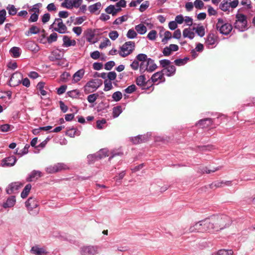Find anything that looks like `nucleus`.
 <instances>
[{
  "mask_svg": "<svg viewBox=\"0 0 255 255\" xmlns=\"http://www.w3.org/2000/svg\"><path fill=\"white\" fill-rule=\"evenodd\" d=\"M212 229L218 231L229 227L232 221L230 217L226 215H216L210 218Z\"/></svg>",
  "mask_w": 255,
  "mask_h": 255,
  "instance_id": "1",
  "label": "nucleus"
},
{
  "mask_svg": "<svg viewBox=\"0 0 255 255\" xmlns=\"http://www.w3.org/2000/svg\"><path fill=\"white\" fill-rule=\"evenodd\" d=\"M213 230L210 218L206 219L192 225L189 229L190 232H204Z\"/></svg>",
  "mask_w": 255,
  "mask_h": 255,
  "instance_id": "2",
  "label": "nucleus"
},
{
  "mask_svg": "<svg viewBox=\"0 0 255 255\" xmlns=\"http://www.w3.org/2000/svg\"><path fill=\"white\" fill-rule=\"evenodd\" d=\"M135 49V43L133 41L125 42L120 48L118 53L122 57H126L130 54Z\"/></svg>",
  "mask_w": 255,
  "mask_h": 255,
  "instance_id": "3",
  "label": "nucleus"
},
{
  "mask_svg": "<svg viewBox=\"0 0 255 255\" xmlns=\"http://www.w3.org/2000/svg\"><path fill=\"white\" fill-rule=\"evenodd\" d=\"M236 21L234 23L235 28L240 31H244L247 29V16L242 13H237Z\"/></svg>",
  "mask_w": 255,
  "mask_h": 255,
  "instance_id": "4",
  "label": "nucleus"
},
{
  "mask_svg": "<svg viewBox=\"0 0 255 255\" xmlns=\"http://www.w3.org/2000/svg\"><path fill=\"white\" fill-rule=\"evenodd\" d=\"M216 28L220 33L228 35L231 32L233 27L231 24L226 22L222 18H218Z\"/></svg>",
  "mask_w": 255,
  "mask_h": 255,
  "instance_id": "5",
  "label": "nucleus"
},
{
  "mask_svg": "<svg viewBox=\"0 0 255 255\" xmlns=\"http://www.w3.org/2000/svg\"><path fill=\"white\" fill-rule=\"evenodd\" d=\"M100 247L98 246H84L80 248L81 255H96L99 253Z\"/></svg>",
  "mask_w": 255,
  "mask_h": 255,
  "instance_id": "6",
  "label": "nucleus"
},
{
  "mask_svg": "<svg viewBox=\"0 0 255 255\" xmlns=\"http://www.w3.org/2000/svg\"><path fill=\"white\" fill-rule=\"evenodd\" d=\"M102 84V81L99 79H93L89 81L84 86V91L87 93L95 91Z\"/></svg>",
  "mask_w": 255,
  "mask_h": 255,
  "instance_id": "7",
  "label": "nucleus"
},
{
  "mask_svg": "<svg viewBox=\"0 0 255 255\" xmlns=\"http://www.w3.org/2000/svg\"><path fill=\"white\" fill-rule=\"evenodd\" d=\"M70 168L68 165L64 163H57L53 165H50L46 168L45 170L49 174L55 173L62 170H69Z\"/></svg>",
  "mask_w": 255,
  "mask_h": 255,
  "instance_id": "8",
  "label": "nucleus"
},
{
  "mask_svg": "<svg viewBox=\"0 0 255 255\" xmlns=\"http://www.w3.org/2000/svg\"><path fill=\"white\" fill-rule=\"evenodd\" d=\"M52 25H57V27L54 28V30L59 33L64 34L67 32V28L60 18H55Z\"/></svg>",
  "mask_w": 255,
  "mask_h": 255,
  "instance_id": "9",
  "label": "nucleus"
},
{
  "mask_svg": "<svg viewBox=\"0 0 255 255\" xmlns=\"http://www.w3.org/2000/svg\"><path fill=\"white\" fill-rule=\"evenodd\" d=\"M23 76L22 74L18 72H16L13 73L9 81V85L10 86L15 87L18 86L21 83Z\"/></svg>",
  "mask_w": 255,
  "mask_h": 255,
  "instance_id": "10",
  "label": "nucleus"
},
{
  "mask_svg": "<svg viewBox=\"0 0 255 255\" xmlns=\"http://www.w3.org/2000/svg\"><path fill=\"white\" fill-rule=\"evenodd\" d=\"M23 186V184L19 182H12L9 184L6 188L7 194H11L17 192Z\"/></svg>",
  "mask_w": 255,
  "mask_h": 255,
  "instance_id": "11",
  "label": "nucleus"
},
{
  "mask_svg": "<svg viewBox=\"0 0 255 255\" xmlns=\"http://www.w3.org/2000/svg\"><path fill=\"white\" fill-rule=\"evenodd\" d=\"M217 42V37L213 33L208 34L205 39V44L208 48H213Z\"/></svg>",
  "mask_w": 255,
  "mask_h": 255,
  "instance_id": "12",
  "label": "nucleus"
},
{
  "mask_svg": "<svg viewBox=\"0 0 255 255\" xmlns=\"http://www.w3.org/2000/svg\"><path fill=\"white\" fill-rule=\"evenodd\" d=\"M179 47L176 44H171L168 46L164 47L162 50V53L164 56H169L173 52L177 51Z\"/></svg>",
  "mask_w": 255,
  "mask_h": 255,
  "instance_id": "13",
  "label": "nucleus"
},
{
  "mask_svg": "<svg viewBox=\"0 0 255 255\" xmlns=\"http://www.w3.org/2000/svg\"><path fill=\"white\" fill-rule=\"evenodd\" d=\"M164 73L162 70L154 73L151 77V79L153 82H158V83L164 82L165 79L164 77Z\"/></svg>",
  "mask_w": 255,
  "mask_h": 255,
  "instance_id": "14",
  "label": "nucleus"
},
{
  "mask_svg": "<svg viewBox=\"0 0 255 255\" xmlns=\"http://www.w3.org/2000/svg\"><path fill=\"white\" fill-rule=\"evenodd\" d=\"M42 175L43 174L41 171L34 170L29 174L26 180L28 182H32L37 180L39 178L42 176Z\"/></svg>",
  "mask_w": 255,
  "mask_h": 255,
  "instance_id": "15",
  "label": "nucleus"
},
{
  "mask_svg": "<svg viewBox=\"0 0 255 255\" xmlns=\"http://www.w3.org/2000/svg\"><path fill=\"white\" fill-rule=\"evenodd\" d=\"M105 11L108 14L116 16L117 13L122 10L121 8H117L116 5L111 4L105 8Z\"/></svg>",
  "mask_w": 255,
  "mask_h": 255,
  "instance_id": "16",
  "label": "nucleus"
},
{
  "mask_svg": "<svg viewBox=\"0 0 255 255\" xmlns=\"http://www.w3.org/2000/svg\"><path fill=\"white\" fill-rule=\"evenodd\" d=\"M176 70V69L175 66L171 64L166 68L163 69L162 70L164 75L168 77H171L175 74Z\"/></svg>",
  "mask_w": 255,
  "mask_h": 255,
  "instance_id": "17",
  "label": "nucleus"
},
{
  "mask_svg": "<svg viewBox=\"0 0 255 255\" xmlns=\"http://www.w3.org/2000/svg\"><path fill=\"white\" fill-rule=\"evenodd\" d=\"M16 159L15 156H11L3 159L2 161L3 166H11L14 165Z\"/></svg>",
  "mask_w": 255,
  "mask_h": 255,
  "instance_id": "18",
  "label": "nucleus"
},
{
  "mask_svg": "<svg viewBox=\"0 0 255 255\" xmlns=\"http://www.w3.org/2000/svg\"><path fill=\"white\" fill-rule=\"evenodd\" d=\"M63 46L65 47H70L71 46H75L76 44V42L74 39H71L70 38L67 36L64 35L63 37Z\"/></svg>",
  "mask_w": 255,
  "mask_h": 255,
  "instance_id": "19",
  "label": "nucleus"
},
{
  "mask_svg": "<svg viewBox=\"0 0 255 255\" xmlns=\"http://www.w3.org/2000/svg\"><path fill=\"white\" fill-rule=\"evenodd\" d=\"M85 74V70L81 69L77 71L73 76V83H75L79 81L83 77Z\"/></svg>",
  "mask_w": 255,
  "mask_h": 255,
  "instance_id": "20",
  "label": "nucleus"
},
{
  "mask_svg": "<svg viewBox=\"0 0 255 255\" xmlns=\"http://www.w3.org/2000/svg\"><path fill=\"white\" fill-rule=\"evenodd\" d=\"M195 34L190 28H185L183 30V36L184 38H188L190 39H192L195 37Z\"/></svg>",
  "mask_w": 255,
  "mask_h": 255,
  "instance_id": "21",
  "label": "nucleus"
},
{
  "mask_svg": "<svg viewBox=\"0 0 255 255\" xmlns=\"http://www.w3.org/2000/svg\"><path fill=\"white\" fill-rule=\"evenodd\" d=\"M26 207H38L40 206L39 203L34 198H29L25 202Z\"/></svg>",
  "mask_w": 255,
  "mask_h": 255,
  "instance_id": "22",
  "label": "nucleus"
},
{
  "mask_svg": "<svg viewBox=\"0 0 255 255\" xmlns=\"http://www.w3.org/2000/svg\"><path fill=\"white\" fill-rule=\"evenodd\" d=\"M31 252L35 255H45L47 253L43 248H40L37 246L33 247L31 249Z\"/></svg>",
  "mask_w": 255,
  "mask_h": 255,
  "instance_id": "23",
  "label": "nucleus"
},
{
  "mask_svg": "<svg viewBox=\"0 0 255 255\" xmlns=\"http://www.w3.org/2000/svg\"><path fill=\"white\" fill-rule=\"evenodd\" d=\"M16 202L15 197L13 196L9 197L3 204V207H12Z\"/></svg>",
  "mask_w": 255,
  "mask_h": 255,
  "instance_id": "24",
  "label": "nucleus"
},
{
  "mask_svg": "<svg viewBox=\"0 0 255 255\" xmlns=\"http://www.w3.org/2000/svg\"><path fill=\"white\" fill-rule=\"evenodd\" d=\"M136 31L140 35L145 34L147 31L146 27L143 24L140 23L135 26Z\"/></svg>",
  "mask_w": 255,
  "mask_h": 255,
  "instance_id": "25",
  "label": "nucleus"
},
{
  "mask_svg": "<svg viewBox=\"0 0 255 255\" xmlns=\"http://www.w3.org/2000/svg\"><path fill=\"white\" fill-rule=\"evenodd\" d=\"M193 30H195L196 33L201 37H203L205 34V28L203 25H198L197 27H193Z\"/></svg>",
  "mask_w": 255,
  "mask_h": 255,
  "instance_id": "26",
  "label": "nucleus"
},
{
  "mask_svg": "<svg viewBox=\"0 0 255 255\" xmlns=\"http://www.w3.org/2000/svg\"><path fill=\"white\" fill-rule=\"evenodd\" d=\"M147 72H151L154 71L157 67L156 64L154 62V60L151 58L147 60Z\"/></svg>",
  "mask_w": 255,
  "mask_h": 255,
  "instance_id": "27",
  "label": "nucleus"
},
{
  "mask_svg": "<svg viewBox=\"0 0 255 255\" xmlns=\"http://www.w3.org/2000/svg\"><path fill=\"white\" fill-rule=\"evenodd\" d=\"M26 45L30 50L37 52L39 51V48L38 45L33 41H28L26 43Z\"/></svg>",
  "mask_w": 255,
  "mask_h": 255,
  "instance_id": "28",
  "label": "nucleus"
},
{
  "mask_svg": "<svg viewBox=\"0 0 255 255\" xmlns=\"http://www.w3.org/2000/svg\"><path fill=\"white\" fill-rule=\"evenodd\" d=\"M102 7V4L100 2H98L94 4L91 5L89 6V10L92 13H95L96 11L100 9Z\"/></svg>",
  "mask_w": 255,
  "mask_h": 255,
  "instance_id": "29",
  "label": "nucleus"
},
{
  "mask_svg": "<svg viewBox=\"0 0 255 255\" xmlns=\"http://www.w3.org/2000/svg\"><path fill=\"white\" fill-rule=\"evenodd\" d=\"M231 181H219L215 183L214 184H211V186H214L216 188L222 187L225 186H231Z\"/></svg>",
  "mask_w": 255,
  "mask_h": 255,
  "instance_id": "30",
  "label": "nucleus"
},
{
  "mask_svg": "<svg viewBox=\"0 0 255 255\" xmlns=\"http://www.w3.org/2000/svg\"><path fill=\"white\" fill-rule=\"evenodd\" d=\"M136 84L141 87H144L146 84V78L144 75H140L136 78Z\"/></svg>",
  "mask_w": 255,
  "mask_h": 255,
  "instance_id": "31",
  "label": "nucleus"
},
{
  "mask_svg": "<svg viewBox=\"0 0 255 255\" xmlns=\"http://www.w3.org/2000/svg\"><path fill=\"white\" fill-rule=\"evenodd\" d=\"M61 52L58 50H55L52 52L51 55L50 56V59L51 61H55L56 60L60 59L62 57Z\"/></svg>",
  "mask_w": 255,
  "mask_h": 255,
  "instance_id": "32",
  "label": "nucleus"
},
{
  "mask_svg": "<svg viewBox=\"0 0 255 255\" xmlns=\"http://www.w3.org/2000/svg\"><path fill=\"white\" fill-rule=\"evenodd\" d=\"M31 189V185L30 184H27L24 188L23 189V191L21 193V197L22 198H25L27 195H28L30 190Z\"/></svg>",
  "mask_w": 255,
  "mask_h": 255,
  "instance_id": "33",
  "label": "nucleus"
},
{
  "mask_svg": "<svg viewBox=\"0 0 255 255\" xmlns=\"http://www.w3.org/2000/svg\"><path fill=\"white\" fill-rule=\"evenodd\" d=\"M128 19V15H124L120 16L115 19L113 22V24L115 25L121 24L123 22L126 21Z\"/></svg>",
  "mask_w": 255,
  "mask_h": 255,
  "instance_id": "34",
  "label": "nucleus"
},
{
  "mask_svg": "<svg viewBox=\"0 0 255 255\" xmlns=\"http://www.w3.org/2000/svg\"><path fill=\"white\" fill-rule=\"evenodd\" d=\"M229 2L230 0H224L220 4V9L224 11L228 10L230 8Z\"/></svg>",
  "mask_w": 255,
  "mask_h": 255,
  "instance_id": "35",
  "label": "nucleus"
},
{
  "mask_svg": "<svg viewBox=\"0 0 255 255\" xmlns=\"http://www.w3.org/2000/svg\"><path fill=\"white\" fill-rule=\"evenodd\" d=\"M122 112V109L121 106H116L113 108V117L114 118H116L119 116V115Z\"/></svg>",
  "mask_w": 255,
  "mask_h": 255,
  "instance_id": "36",
  "label": "nucleus"
},
{
  "mask_svg": "<svg viewBox=\"0 0 255 255\" xmlns=\"http://www.w3.org/2000/svg\"><path fill=\"white\" fill-rule=\"evenodd\" d=\"M20 49L19 47H13L11 48L10 50V52L11 53L12 56L14 58H17L19 57L20 55Z\"/></svg>",
  "mask_w": 255,
  "mask_h": 255,
  "instance_id": "37",
  "label": "nucleus"
},
{
  "mask_svg": "<svg viewBox=\"0 0 255 255\" xmlns=\"http://www.w3.org/2000/svg\"><path fill=\"white\" fill-rule=\"evenodd\" d=\"M45 83L43 82H40L37 85V89H38L40 94L42 96H45L47 94V92L44 90Z\"/></svg>",
  "mask_w": 255,
  "mask_h": 255,
  "instance_id": "38",
  "label": "nucleus"
},
{
  "mask_svg": "<svg viewBox=\"0 0 255 255\" xmlns=\"http://www.w3.org/2000/svg\"><path fill=\"white\" fill-rule=\"evenodd\" d=\"M6 9L8 10V14L10 15H14L17 13V9L12 4H8L6 7Z\"/></svg>",
  "mask_w": 255,
  "mask_h": 255,
  "instance_id": "39",
  "label": "nucleus"
},
{
  "mask_svg": "<svg viewBox=\"0 0 255 255\" xmlns=\"http://www.w3.org/2000/svg\"><path fill=\"white\" fill-rule=\"evenodd\" d=\"M39 28L36 26H32L29 31L26 33V35L29 36L30 34H37L39 32Z\"/></svg>",
  "mask_w": 255,
  "mask_h": 255,
  "instance_id": "40",
  "label": "nucleus"
},
{
  "mask_svg": "<svg viewBox=\"0 0 255 255\" xmlns=\"http://www.w3.org/2000/svg\"><path fill=\"white\" fill-rule=\"evenodd\" d=\"M188 60V58L186 57L183 59H177L174 60V63L176 65L180 66L185 65Z\"/></svg>",
  "mask_w": 255,
  "mask_h": 255,
  "instance_id": "41",
  "label": "nucleus"
},
{
  "mask_svg": "<svg viewBox=\"0 0 255 255\" xmlns=\"http://www.w3.org/2000/svg\"><path fill=\"white\" fill-rule=\"evenodd\" d=\"M147 60L141 62L139 65V71L140 73H144L145 71H147Z\"/></svg>",
  "mask_w": 255,
  "mask_h": 255,
  "instance_id": "42",
  "label": "nucleus"
},
{
  "mask_svg": "<svg viewBox=\"0 0 255 255\" xmlns=\"http://www.w3.org/2000/svg\"><path fill=\"white\" fill-rule=\"evenodd\" d=\"M13 127L8 124H4L0 126V131L1 132H7L9 130H11Z\"/></svg>",
  "mask_w": 255,
  "mask_h": 255,
  "instance_id": "43",
  "label": "nucleus"
},
{
  "mask_svg": "<svg viewBox=\"0 0 255 255\" xmlns=\"http://www.w3.org/2000/svg\"><path fill=\"white\" fill-rule=\"evenodd\" d=\"M233 251L232 250H220L217 252L218 255H233Z\"/></svg>",
  "mask_w": 255,
  "mask_h": 255,
  "instance_id": "44",
  "label": "nucleus"
},
{
  "mask_svg": "<svg viewBox=\"0 0 255 255\" xmlns=\"http://www.w3.org/2000/svg\"><path fill=\"white\" fill-rule=\"evenodd\" d=\"M127 36L129 39H134L136 38L137 36L136 30L135 31L133 29H129L127 33Z\"/></svg>",
  "mask_w": 255,
  "mask_h": 255,
  "instance_id": "45",
  "label": "nucleus"
},
{
  "mask_svg": "<svg viewBox=\"0 0 255 255\" xmlns=\"http://www.w3.org/2000/svg\"><path fill=\"white\" fill-rule=\"evenodd\" d=\"M61 6L67 9H72V0H64L61 3Z\"/></svg>",
  "mask_w": 255,
  "mask_h": 255,
  "instance_id": "46",
  "label": "nucleus"
},
{
  "mask_svg": "<svg viewBox=\"0 0 255 255\" xmlns=\"http://www.w3.org/2000/svg\"><path fill=\"white\" fill-rule=\"evenodd\" d=\"M159 64L163 69H165L171 65V62L168 59H162L159 61Z\"/></svg>",
  "mask_w": 255,
  "mask_h": 255,
  "instance_id": "47",
  "label": "nucleus"
},
{
  "mask_svg": "<svg viewBox=\"0 0 255 255\" xmlns=\"http://www.w3.org/2000/svg\"><path fill=\"white\" fill-rule=\"evenodd\" d=\"M57 39V34L56 33L53 32L51 33L49 37L47 38V41L49 43H51L53 42H55Z\"/></svg>",
  "mask_w": 255,
  "mask_h": 255,
  "instance_id": "48",
  "label": "nucleus"
},
{
  "mask_svg": "<svg viewBox=\"0 0 255 255\" xmlns=\"http://www.w3.org/2000/svg\"><path fill=\"white\" fill-rule=\"evenodd\" d=\"M70 77V73L67 72H65L60 76V81L62 82H67Z\"/></svg>",
  "mask_w": 255,
  "mask_h": 255,
  "instance_id": "49",
  "label": "nucleus"
},
{
  "mask_svg": "<svg viewBox=\"0 0 255 255\" xmlns=\"http://www.w3.org/2000/svg\"><path fill=\"white\" fill-rule=\"evenodd\" d=\"M6 12L4 9L0 10V25L3 23L6 19Z\"/></svg>",
  "mask_w": 255,
  "mask_h": 255,
  "instance_id": "50",
  "label": "nucleus"
},
{
  "mask_svg": "<svg viewBox=\"0 0 255 255\" xmlns=\"http://www.w3.org/2000/svg\"><path fill=\"white\" fill-rule=\"evenodd\" d=\"M206 122H208V123L207 124V126H209L212 123V120L210 118H206L205 119L201 120L198 122V124L200 126H202L203 127H205V124Z\"/></svg>",
  "mask_w": 255,
  "mask_h": 255,
  "instance_id": "51",
  "label": "nucleus"
},
{
  "mask_svg": "<svg viewBox=\"0 0 255 255\" xmlns=\"http://www.w3.org/2000/svg\"><path fill=\"white\" fill-rule=\"evenodd\" d=\"M172 38V34L169 31H166L164 33V37L162 39V42L163 43H166L167 41Z\"/></svg>",
  "mask_w": 255,
  "mask_h": 255,
  "instance_id": "52",
  "label": "nucleus"
},
{
  "mask_svg": "<svg viewBox=\"0 0 255 255\" xmlns=\"http://www.w3.org/2000/svg\"><path fill=\"white\" fill-rule=\"evenodd\" d=\"M98 96L99 95L97 94L89 95L87 97V100L90 103H93L96 101Z\"/></svg>",
  "mask_w": 255,
  "mask_h": 255,
  "instance_id": "53",
  "label": "nucleus"
},
{
  "mask_svg": "<svg viewBox=\"0 0 255 255\" xmlns=\"http://www.w3.org/2000/svg\"><path fill=\"white\" fill-rule=\"evenodd\" d=\"M157 36V32L155 30H151L147 34V37L150 40H154Z\"/></svg>",
  "mask_w": 255,
  "mask_h": 255,
  "instance_id": "54",
  "label": "nucleus"
},
{
  "mask_svg": "<svg viewBox=\"0 0 255 255\" xmlns=\"http://www.w3.org/2000/svg\"><path fill=\"white\" fill-rule=\"evenodd\" d=\"M112 98L114 101H119L122 98V94L120 91L116 92L113 94Z\"/></svg>",
  "mask_w": 255,
  "mask_h": 255,
  "instance_id": "55",
  "label": "nucleus"
},
{
  "mask_svg": "<svg viewBox=\"0 0 255 255\" xmlns=\"http://www.w3.org/2000/svg\"><path fill=\"white\" fill-rule=\"evenodd\" d=\"M148 58L146 54L143 53L139 54L136 56V59L140 62L147 61Z\"/></svg>",
  "mask_w": 255,
  "mask_h": 255,
  "instance_id": "56",
  "label": "nucleus"
},
{
  "mask_svg": "<svg viewBox=\"0 0 255 255\" xmlns=\"http://www.w3.org/2000/svg\"><path fill=\"white\" fill-rule=\"evenodd\" d=\"M105 87L104 90L105 91H108L111 90L113 88V85L112 82L110 81L106 80L104 82Z\"/></svg>",
  "mask_w": 255,
  "mask_h": 255,
  "instance_id": "57",
  "label": "nucleus"
},
{
  "mask_svg": "<svg viewBox=\"0 0 255 255\" xmlns=\"http://www.w3.org/2000/svg\"><path fill=\"white\" fill-rule=\"evenodd\" d=\"M144 138V136L142 135H138L135 137L132 138L131 141L134 144H138L140 143L143 139Z\"/></svg>",
  "mask_w": 255,
  "mask_h": 255,
  "instance_id": "58",
  "label": "nucleus"
},
{
  "mask_svg": "<svg viewBox=\"0 0 255 255\" xmlns=\"http://www.w3.org/2000/svg\"><path fill=\"white\" fill-rule=\"evenodd\" d=\"M68 95L69 97L73 98H77L80 95V92L77 90H74L68 92Z\"/></svg>",
  "mask_w": 255,
  "mask_h": 255,
  "instance_id": "59",
  "label": "nucleus"
},
{
  "mask_svg": "<svg viewBox=\"0 0 255 255\" xmlns=\"http://www.w3.org/2000/svg\"><path fill=\"white\" fill-rule=\"evenodd\" d=\"M42 6L41 3H38L33 5L32 8L30 9V11L34 12V13H39V8Z\"/></svg>",
  "mask_w": 255,
  "mask_h": 255,
  "instance_id": "60",
  "label": "nucleus"
},
{
  "mask_svg": "<svg viewBox=\"0 0 255 255\" xmlns=\"http://www.w3.org/2000/svg\"><path fill=\"white\" fill-rule=\"evenodd\" d=\"M86 19V16L77 17L75 18L74 24L79 25L82 24Z\"/></svg>",
  "mask_w": 255,
  "mask_h": 255,
  "instance_id": "61",
  "label": "nucleus"
},
{
  "mask_svg": "<svg viewBox=\"0 0 255 255\" xmlns=\"http://www.w3.org/2000/svg\"><path fill=\"white\" fill-rule=\"evenodd\" d=\"M194 5L196 8L201 9L203 7L204 4L201 0H195Z\"/></svg>",
  "mask_w": 255,
  "mask_h": 255,
  "instance_id": "62",
  "label": "nucleus"
},
{
  "mask_svg": "<svg viewBox=\"0 0 255 255\" xmlns=\"http://www.w3.org/2000/svg\"><path fill=\"white\" fill-rule=\"evenodd\" d=\"M111 42L108 38H106L100 45V48L103 49L106 47L111 45Z\"/></svg>",
  "mask_w": 255,
  "mask_h": 255,
  "instance_id": "63",
  "label": "nucleus"
},
{
  "mask_svg": "<svg viewBox=\"0 0 255 255\" xmlns=\"http://www.w3.org/2000/svg\"><path fill=\"white\" fill-rule=\"evenodd\" d=\"M115 63L113 61H110L105 64V69L107 70H110L115 66Z\"/></svg>",
  "mask_w": 255,
  "mask_h": 255,
  "instance_id": "64",
  "label": "nucleus"
}]
</instances>
